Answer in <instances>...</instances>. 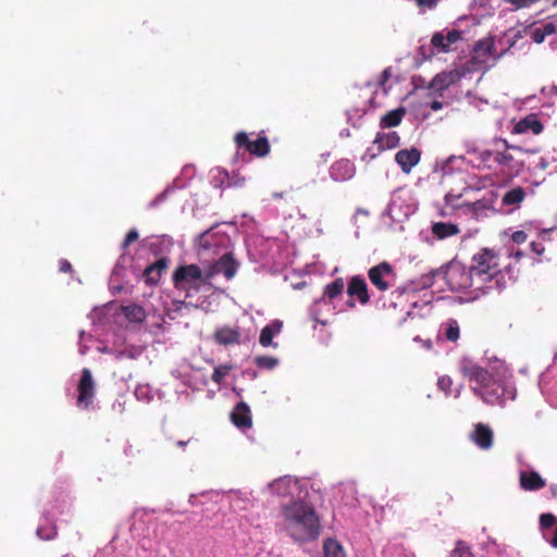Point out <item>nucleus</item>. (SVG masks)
<instances>
[{
    "label": "nucleus",
    "mask_w": 557,
    "mask_h": 557,
    "mask_svg": "<svg viewBox=\"0 0 557 557\" xmlns=\"http://www.w3.org/2000/svg\"><path fill=\"white\" fill-rule=\"evenodd\" d=\"M282 528L295 542L314 541L321 533L320 518L312 505L293 500L281 508Z\"/></svg>",
    "instance_id": "obj_1"
},
{
    "label": "nucleus",
    "mask_w": 557,
    "mask_h": 557,
    "mask_svg": "<svg viewBox=\"0 0 557 557\" xmlns=\"http://www.w3.org/2000/svg\"><path fill=\"white\" fill-rule=\"evenodd\" d=\"M499 253L492 248H481L471 258L470 268L475 283L485 289H504L506 287L505 275L502 272Z\"/></svg>",
    "instance_id": "obj_2"
},
{
    "label": "nucleus",
    "mask_w": 557,
    "mask_h": 557,
    "mask_svg": "<svg viewBox=\"0 0 557 557\" xmlns=\"http://www.w3.org/2000/svg\"><path fill=\"white\" fill-rule=\"evenodd\" d=\"M443 277L445 278L448 287L454 292H460L473 288L482 290L475 283L472 270L460 262H451L444 270Z\"/></svg>",
    "instance_id": "obj_3"
},
{
    "label": "nucleus",
    "mask_w": 557,
    "mask_h": 557,
    "mask_svg": "<svg viewBox=\"0 0 557 557\" xmlns=\"http://www.w3.org/2000/svg\"><path fill=\"white\" fill-rule=\"evenodd\" d=\"M208 283L205 280V273L197 264H185L180 265L175 269L172 275V282L176 289L186 292V296H189V290L194 289L199 292V285L197 282Z\"/></svg>",
    "instance_id": "obj_4"
},
{
    "label": "nucleus",
    "mask_w": 557,
    "mask_h": 557,
    "mask_svg": "<svg viewBox=\"0 0 557 557\" xmlns=\"http://www.w3.org/2000/svg\"><path fill=\"white\" fill-rule=\"evenodd\" d=\"M234 143L238 150L244 149L258 158H264L270 152V143L265 136H258L252 140L247 133L238 132L234 136Z\"/></svg>",
    "instance_id": "obj_5"
},
{
    "label": "nucleus",
    "mask_w": 557,
    "mask_h": 557,
    "mask_svg": "<svg viewBox=\"0 0 557 557\" xmlns=\"http://www.w3.org/2000/svg\"><path fill=\"white\" fill-rule=\"evenodd\" d=\"M474 395L491 406H503L506 399L507 388L500 382L491 377V382L483 387H472Z\"/></svg>",
    "instance_id": "obj_6"
},
{
    "label": "nucleus",
    "mask_w": 557,
    "mask_h": 557,
    "mask_svg": "<svg viewBox=\"0 0 557 557\" xmlns=\"http://www.w3.org/2000/svg\"><path fill=\"white\" fill-rule=\"evenodd\" d=\"M368 277L376 289L380 292H387L388 288L393 286L395 272L388 262L383 261L369 269Z\"/></svg>",
    "instance_id": "obj_7"
},
{
    "label": "nucleus",
    "mask_w": 557,
    "mask_h": 557,
    "mask_svg": "<svg viewBox=\"0 0 557 557\" xmlns=\"http://www.w3.org/2000/svg\"><path fill=\"white\" fill-rule=\"evenodd\" d=\"M459 371L463 377L468 379L470 382H475V387L486 386L493 376L486 369L469 358H462L459 361Z\"/></svg>",
    "instance_id": "obj_8"
},
{
    "label": "nucleus",
    "mask_w": 557,
    "mask_h": 557,
    "mask_svg": "<svg viewBox=\"0 0 557 557\" xmlns=\"http://www.w3.org/2000/svg\"><path fill=\"white\" fill-rule=\"evenodd\" d=\"M238 263L232 252L224 253L219 260L209 265L205 272V280L210 281L215 275L222 273L225 278L231 280L235 276Z\"/></svg>",
    "instance_id": "obj_9"
},
{
    "label": "nucleus",
    "mask_w": 557,
    "mask_h": 557,
    "mask_svg": "<svg viewBox=\"0 0 557 557\" xmlns=\"http://www.w3.org/2000/svg\"><path fill=\"white\" fill-rule=\"evenodd\" d=\"M77 407L82 409H87L95 397L96 394V385L92 379L91 371L87 368L82 370V376L77 385Z\"/></svg>",
    "instance_id": "obj_10"
},
{
    "label": "nucleus",
    "mask_w": 557,
    "mask_h": 557,
    "mask_svg": "<svg viewBox=\"0 0 557 557\" xmlns=\"http://www.w3.org/2000/svg\"><path fill=\"white\" fill-rule=\"evenodd\" d=\"M347 294L350 299L347 301V306L352 309L356 306L355 298L362 305H367L370 301L369 289L366 280L360 275L350 277L347 286Z\"/></svg>",
    "instance_id": "obj_11"
},
{
    "label": "nucleus",
    "mask_w": 557,
    "mask_h": 557,
    "mask_svg": "<svg viewBox=\"0 0 557 557\" xmlns=\"http://www.w3.org/2000/svg\"><path fill=\"white\" fill-rule=\"evenodd\" d=\"M495 53V45L492 38L480 39L475 42L470 62L475 70L487 67L488 59Z\"/></svg>",
    "instance_id": "obj_12"
},
{
    "label": "nucleus",
    "mask_w": 557,
    "mask_h": 557,
    "mask_svg": "<svg viewBox=\"0 0 557 557\" xmlns=\"http://www.w3.org/2000/svg\"><path fill=\"white\" fill-rule=\"evenodd\" d=\"M461 77L462 74L458 70L441 72L433 77L428 88L442 96L443 91L459 82Z\"/></svg>",
    "instance_id": "obj_13"
},
{
    "label": "nucleus",
    "mask_w": 557,
    "mask_h": 557,
    "mask_svg": "<svg viewBox=\"0 0 557 557\" xmlns=\"http://www.w3.org/2000/svg\"><path fill=\"white\" fill-rule=\"evenodd\" d=\"M421 151L411 147L410 149H400L395 154V161L400 166L401 171L409 174L411 170L420 162Z\"/></svg>",
    "instance_id": "obj_14"
},
{
    "label": "nucleus",
    "mask_w": 557,
    "mask_h": 557,
    "mask_svg": "<svg viewBox=\"0 0 557 557\" xmlns=\"http://www.w3.org/2000/svg\"><path fill=\"white\" fill-rule=\"evenodd\" d=\"M240 337L242 334L238 326L224 325L218 327L213 333L214 342L223 346L237 345L240 343Z\"/></svg>",
    "instance_id": "obj_15"
},
{
    "label": "nucleus",
    "mask_w": 557,
    "mask_h": 557,
    "mask_svg": "<svg viewBox=\"0 0 557 557\" xmlns=\"http://www.w3.org/2000/svg\"><path fill=\"white\" fill-rule=\"evenodd\" d=\"M470 438L478 447L487 450L493 446L494 433L488 425L484 423H476Z\"/></svg>",
    "instance_id": "obj_16"
},
{
    "label": "nucleus",
    "mask_w": 557,
    "mask_h": 557,
    "mask_svg": "<svg viewBox=\"0 0 557 557\" xmlns=\"http://www.w3.org/2000/svg\"><path fill=\"white\" fill-rule=\"evenodd\" d=\"M231 421L238 429H250L252 426V418L249 406L244 401L238 403L231 412Z\"/></svg>",
    "instance_id": "obj_17"
},
{
    "label": "nucleus",
    "mask_w": 557,
    "mask_h": 557,
    "mask_svg": "<svg viewBox=\"0 0 557 557\" xmlns=\"http://www.w3.org/2000/svg\"><path fill=\"white\" fill-rule=\"evenodd\" d=\"M355 172V164L348 159H341L334 162L330 169L331 177L337 182L350 180Z\"/></svg>",
    "instance_id": "obj_18"
},
{
    "label": "nucleus",
    "mask_w": 557,
    "mask_h": 557,
    "mask_svg": "<svg viewBox=\"0 0 557 557\" xmlns=\"http://www.w3.org/2000/svg\"><path fill=\"white\" fill-rule=\"evenodd\" d=\"M543 129L544 127L542 122L534 113L528 114L513 126L515 134L532 133L534 135H539L543 132Z\"/></svg>",
    "instance_id": "obj_19"
},
{
    "label": "nucleus",
    "mask_w": 557,
    "mask_h": 557,
    "mask_svg": "<svg viewBox=\"0 0 557 557\" xmlns=\"http://www.w3.org/2000/svg\"><path fill=\"white\" fill-rule=\"evenodd\" d=\"M297 483L298 481L296 479L286 475L270 483L269 490L272 494H275L280 497H286L288 495H293L294 490L297 488Z\"/></svg>",
    "instance_id": "obj_20"
},
{
    "label": "nucleus",
    "mask_w": 557,
    "mask_h": 557,
    "mask_svg": "<svg viewBox=\"0 0 557 557\" xmlns=\"http://www.w3.org/2000/svg\"><path fill=\"white\" fill-rule=\"evenodd\" d=\"M283 323L280 320H273L270 324L265 325L259 337V343L262 347H274L277 348L278 344L273 342V337L281 333Z\"/></svg>",
    "instance_id": "obj_21"
},
{
    "label": "nucleus",
    "mask_w": 557,
    "mask_h": 557,
    "mask_svg": "<svg viewBox=\"0 0 557 557\" xmlns=\"http://www.w3.org/2000/svg\"><path fill=\"white\" fill-rule=\"evenodd\" d=\"M519 481L524 491H539L546 485L545 480L536 471L521 472Z\"/></svg>",
    "instance_id": "obj_22"
},
{
    "label": "nucleus",
    "mask_w": 557,
    "mask_h": 557,
    "mask_svg": "<svg viewBox=\"0 0 557 557\" xmlns=\"http://www.w3.org/2000/svg\"><path fill=\"white\" fill-rule=\"evenodd\" d=\"M527 197L525 189L521 186L513 187L507 190L503 198L502 205L504 207H509L511 210L520 208L521 203L524 201Z\"/></svg>",
    "instance_id": "obj_23"
},
{
    "label": "nucleus",
    "mask_w": 557,
    "mask_h": 557,
    "mask_svg": "<svg viewBox=\"0 0 557 557\" xmlns=\"http://www.w3.org/2000/svg\"><path fill=\"white\" fill-rule=\"evenodd\" d=\"M379 302H381L382 307L387 310L397 309L398 307H400L401 310H404L405 309L404 290H401L400 288H396V289L392 290L388 296H381L379 298Z\"/></svg>",
    "instance_id": "obj_24"
},
{
    "label": "nucleus",
    "mask_w": 557,
    "mask_h": 557,
    "mask_svg": "<svg viewBox=\"0 0 557 557\" xmlns=\"http://www.w3.org/2000/svg\"><path fill=\"white\" fill-rule=\"evenodd\" d=\"M432 234L438 239H445L447 237L456 236L460 233V228L457 224L435 222L431 226Z\"/></svg>",
    "instance_id": "obj_25"
},
{
    "label": "nucleus",
    "mask_w": 557,
    "mask_h": 557,
    "mask_svg": "<svg viewBox=\"0 0 557 557\" xmlns=\"http://www.w3.org/2000/svg\"><path fill=\"white\" fill-rule=\"evenodd\" d=\"M406 114V109L404 107H398L397 109L388 111L381 117L380 126L381 128H391L398 126L404 116Z\"/></svg>",
    "instance_id": "obj_26"
},
{
    "label": "nucleus",
    "mask_w": 557,
    "mask_h": 557,
    "mask_svg": "<svg viewBox=\"0 0 557 557\" xmlns=\"http://www.w3.org/2000/svg\"><path fill=\"white\" fill-rule=\"evenodd\" d=\"M400 137L397 132L377 133L373 145H379L382 150L394 149L399 145Z\"/></svg>",
    "instance_id": "obj_27"
},
{
    "label": "nucleus",
    "mask_w": 557,
    "mask_h": 557,
    "mask_svg": "<svg viewBox=\"0 0 557 557\" xmlns=\"http://www.w3.org/2000/svg\"><path fill=\"white\" fill-rule=\"evenodd\" d=\"M344 278L337 277L332 283L325 285L323 289L322 300L332 301L344 293Z\"/></svg>",
    "instance_id": "obj_28"
},
{
    "label": "nucleus",
    "mask_w": 557,
    "mask_h": 557,
    "mask_svg": "<svg viewBox=\"0 0 557 557\" xmlns=\"http://www.w3.org/2000/svg\"><path fill=\"white\" fill-rule=\"evenodd\" d=\"M122 312L128 321L134 323H141L146 320V312L139 305L132 304L124 306L122 307Z\"/></svg>",
    "instance_id": "obj_29"
},
{
    "label": "nucleus",
    "mask_w": 557,
    "mask_h": 557,
    "mask_svg": "<svg viewBox=\"0 0 557 557\" xmlns=\"http://www.w3.org/2000/svg\"><path fill=\"white\" fill-rule=\"evenodd\" d=\"M323 552L325 557H346L343 546L334 539L325 540Z\"/></svg>",
    "instance_id": "obj_30"
},
{
    "label": "nucleus",
    "mask_w": 557,
    "mask_h": 557,
    "mask_svg": "<svg viewBox=\"0 0 557 557\" xmlns=\"http://www.w3.org/2000/svg\"><path fill=\"white\" fill-rule=\"evenodd\" d=\"M448 557H475L469 544L462 540L455 543V547L449 552Z\"/></svg>",
    "instance_id": "obj_31"
},
{
    "label": "nucleus",
    "mask_w": 557,
    "mask_h": 557,
    "mask_svg": "<svg viewBox=\"0 0 557 557\" xmlns=\"http://www.w3.org/2000/svg\"><path fill=\"white\" fill-rule=\"evenodd\" d=\"M460 330L456 320L450 319L444 324V336L447 341L456 343L459 339Z\"/></svg>",
    "instance_id": "obj_32"
},
{
    "label": "nucleus",
    "mask_w": 557,
    "mask_h": 557,
    "mask_svg": "<svg viewBox=\"0 0 557 557\" xmlns=\"http://www.w3.org/2000/svg\"><path fill=\"white\" fill-rule=\"evenodd\" d=\"M443 273H444V270L436 269V270H431L429 273L421 275L419 283H418L419 287L422 289L432 287L434 284V278L438 275L443 276Z\"/></svg>",
    "instance_id": "obj_33"
},
{
    "label": "nucleus",
    "mask_w": 557,
    "mask_h": 557,
    "mask_svg": "<svg viewBox=\"0 0 557 557\" xmlns=\"http://www.w3.org/2000/svg\"><path fill=\"white\" fill-rule=\"evenodd\" d=\"M255 363L260 369L272 370L278 364V359L272 356H257Z\"/></svg>",
    "instance_id": "obj_34"
},
{
    "label": "nucleus",
    "mask_w": 557,
    "mask_h": 557,
    "mask_svg": "<svg viewBox=\"0 0 557 557\" xmlns=\"http://www.w3.org/2000/svg\"><path fill=\"white\" fill-rule=\"evenodd\" d=\"M232 368L233 367L231 364H219L214 368L211 380L216 384H221Z\"/></svg>",
    "instance_id": "obj_35"
},
{
    "label": "nucleus",
    "mask_w": 557,
    "mask_h": 557,
    "mask_svg": "<svg viewBox=\"0 0 557 557\" xmlns=\"http://www.w3.org/2000/svg\"><path fill=\"white\" fill-rule=\"evenodd\" d=\"M472 153L476 157L478 160H480L481 164L491 168L488 162L491 161V159L494 160L495 151L491 149H473Z\"/></svg>",
    "instance_id": "obj_36"
},
{
    "label": "nucleus",
    "mask_w": 557,
    "mask_h": 557,
    "mask_svg": "<svg viewBox=\"0 0 557 557\" xmlns=\"http://www.w3.org/2000/svg\"><path fill=\"white\" fill-rule=\"evenodd\" d=\"M161 276L162 275L156 271L153 263L144 270V277L148 285H157L160 282Z\"/></svg>",
    "instance_id": "obj_37"
},
{
    "label": "nucleus",
    "mask_w": 557,
    "mask_h": 557,
    "mask_svg": "<svg viewBox=\"0 0 557 557\" xmlns=\"http://www.w3.org/2000/svg\"><path fill=\"white\" fill-rule=\"evenodd\" d=\"M470 208L476 218L486 215L487 211L492 210L491 205L485 200H478L475 202H472L470 205Z\"/></svg>",
    "instance_id": "obj_38"
},
{
    "label": "nucleus",
    "mask_w": 557,
    "mask_h": 557,
    "mask_svg": "<svg viewBox=\"0 0 557 557\" xmlns=\"http://www.w3.org/2000/svg\"><path fill=\"white\" fill-rule=\"evenodd\" d=\"M431 44L437 52H447L449 50L448 45L446 44V38L441 33H435L433 35Z\"/></svg>",
    "instance_id": "obj_39"
},
{
    "label": "nucleus",
    "mask_w": 557,
    "mask_h": 557,
    "mask_svg": "<svg viewBox=\"0 0 557 557\" xmlns=\"http://www.w3.org/2000/svg\"><path fill=\"white\" fill-rule=\"evenodd\" d=\"M381 152H383L382 148L379 145H373L364 151L361 157V161L369 163L374 160Z\"/></svg>",
    "instance_id": "obj_40"
},
{
    "label": "nucleus",
    "mask_w": 557,
    "mask_h": 557,
    "mask_svg": "<svg viewBox=\"0 0 557 557\" xmlns=\"http://www.w3.org/2000/svg\"><path fill=\"white\" fill-rule=\"evenodd\" d=\"M512 160L513 157L507 150L495 151L494 161L499 165H509Z\"/></svg>",
    "instance_id": "obj_41"
},
{
    "label": "nucleus",
    "mask_w": 557,
    "mask_h": 557,
    "mask_svg": "<svg viewBox=\"0 0 557 557\" xmlns=\"http://www.w3.org/2000/svg\"><path fill=\"white\" fill-rule=\"evenodd\" d=\"M437 387L443 391L446 395L451 393L453 380L448 375H442L437 380Z\"/></svg>",
    "instance_id": "obj_42"
},
{
    "label": "nucleus",
    "mask_w": 557,
    "mask_h": 557,
    "mask_svg": "<svg viewBox=\"0 0 557 557\" xmlns=\"http://www.w3.org/2000/svg\"><path fill=\"white\" fill-rule=\"evenodd\" d=\"M506 3H509L513 7L515 10H521L525 8H530L533 4L540 2L541 0H504Z\"/></svg>",
    "instance_id": "obj_43"
},
{
    "label": "nucleus",
    "mask_w": 557,
    "mask_h": 557,
    "mask_svg": "<svg viewBox=\"0 0 557 557\" xmlns=\"http://www.w3.org/2000/svg\"><path fill=\"white\" fill-rule=\"evenodd\" d=\"M556 520L553 513H542L540 517V525L543 529H549L556 523Z\"/></svg>",
    "instance_id": "obj_44"
},
{
    "label": "nucleus",
    "mask_w": 557,
    "mask_h": 557,
    "mask_svg": "<svg viewBox=\"0 0 557 557\" xmlns=\"http://www.w3.org/2000/svg\"><path fill=\"white\" fill-rule=\"evenodd\" d=\"M530 36H531L532 40L536 44H542L545 40V38L547 37V35L541 29L540 26H535L530 32Z\"/></svg>",
    "instance_id": "obj_45"
},
{
    "label": "nucleus",
    "mask_w": 557,
    "mask_h": 557,
    "mask_svg": "<svg viewBox=\"0 0 557 557\" xmlns=\"http://www.w3.org/2000/svg\"><path fill=\"white\" fill-rule=\"evenodd\" d=\"M530 36H531L532 40L536 44H542L545 40V38L547 37V35L541 29L540 26H535L530 32Z\"/></svg>",
    "instance_id": "obj_46"
},
{
    "label": "nucleus",
    "mask_w": 557,
    "mask_h": 557,
    "mask_svg": "<svg viewBox=\"0 0 557 557\" xmlns=\"http://www.w3.org/2000/svg\"><path fill=\"white\" fill-rule=\"evenodd\" d=\"M138 237H139L138 232L135 228L128 231L123 240L122 247L124 249H126L131 244L136 242L138 239Z\"/></svg>",
    "instance_id": "obj_47"
},
{
    "label": "nucleus",
    "mask_w": 557,
    "mask_h": 557,
    "mask_svg": "<svg viewBox=\"0 0 557 557\" xmlns=\"http://www.w3.org/2000/svg\"><path fill=\"white\" fill-rule=\"evenodd\" d=\"M214 181L219 182L221 185L225 184V182H226V186H231V183L228 182L230 181L228 173H227V171H225L223 169H216V174L214 175Z\"/></svg>",
    "instance_id": "obj_48"
},
{
    "label": "nucleus",
    "mask_w": 557,
    "mask_h": 557,
    "mask_svg": "<svg viewBox=\"0 0 557 557\" xmlns=\"http://www.w3.org/2000/svg\"><path fill=\"white\" fill-rule=\"evenodd\" d=\"M37 535L42 540H52L57 536V529L52 527L51 530L46 531L44 528H38Z\"/></svg>",
    "instance_id": "obj_49"
},
{
    "label": "nucleus",
    "mask_w": 557,
    "mask_h": 557,
    "mask_svg": "<svg viewBox=\"0 0 557 557\" xmlns=\"http://www.w3.org/2000/svg\"><path fill=\"white\" fill-rule=\"evenodd\" d=\"M154 269L159 274H163V272L168 269L169 259L166 257H162L153 262Z\"/></svg>",
    "instance_id": "obj_50"
},
{
    "label": "nucleus",
    "mask_w": 557,
    "mask_h": 557,
    "mask_svg": "<svg viewBox=\"0 0 557 557\" xmlns=\"http://www.w3.org/2000/svg\"><path fill=\"white\" fill-rule=\"evenodd\" d=\"M540 27L547 36L557 33V25L553 21L545 22L541 24Z\"/></svg>",
    "instance_id": "obj_51"
},
{
    "label": "nucleus",
    "mask_w": 557,
    "mask_h": 557,
    "mask_svg": "<svg viewBox=\"0 0 557 557\" xmlns=\"http://www.w3.org/2000/svg\"><path fill=\"white\" fill-rule=\"evenodd\" d=\"M440 0H414L416 4L422 9H432L434 8Z\"/></svg>",
    "instance_id": "obj_52"
},
{
    "label": "nucleus",
    "mask_w": 557,
    "mask_h": 557,
    "mask_svg": "<svg viewBox=\"0 0 557 557\" xmlns=\"http://www.w3.org/2000/svg\"><path fill=\"white\" fill-rule=\"evenodd\" d=\"M446 38V44L448 45V48L450 45L455 44L460 39V33L456 29L449 30Z\"/></svg>",
    "instance_id": "obj_53"
},
{
    "label": "nucleus",
    "mask_w": 557,
    "mask_h": 557,
    "mask_svg": "<svg viewBox=\"0 0 557 557\" xmlns=\"http://www.w3.org/2000/svg\"><path fill=\"white\" fill-rule=\"evenodd\" d=\"M527 237H528V235L523 231H516L511 235V239L516 244H523L527 240Z\"/></svg>",
    "instance_id": "obj_54"
},
{
    "label": "nucleus",
    "mask_w": 557,
    "mask_h": 557,
    "mask_svg": "<svg viewBox=\"0 0 557 557\" xmlns=\"http://www.w3.org/2000/svg\"><path fill=\"white\" fill-rule=\"evenodd\" d=\"M530 247L536 256H542L545 250V247L541 242H532L530 244Z\"/></svg>",
    "instance_id": "obj_55"
},
{
    "label": "nucleus",
    "mask_w": 557,
    "mask_h": 557,
    "mask_svg": "<svg viewBox=\"0 0 557 557\" xmlns=\"http://www.w3.org/2000/svg\"><path fill=\"white\" fill-rule=\"evenodd\" d=\"M59 270L61 272H64V273H67V272H72V264L70 263L69 260L66 259H61L59 261Z\"/></svg>",
    "instance_id": "obj_56"
},
{
    "label": "nucleus",
    "mask_w": 557,
    "mask_h": 557,
    "mask_svg": "<svg viewBox=\"0 0 557 557\" xmlns=\"http://www.w3.org/2000/svg\"><path fill=\"white\" fill-rule=\"evenodd\" d=\"M430 108L433 111H438L443 108V103L441 101L434 100L430 103Z\"/></svg>",
    "instance_id": "obj_57"
},
{
    "label": "nucleus",
    "mask_w": 557,
    "mask_h": 557,
    "mask_svg": "<svg viewBox=\"0 0 557 557\" xmlns=\"http://www.w3.org/2000/svg\"><path fill=\"white\" fill-rule=\"evenodd\" d=\"M549 165V162L545 159V158H541L540 159V162L537 164V166L541 169V170H546Z\"/></svg>",
    "instance_id": "obj_58"
},
{
    "label": "nucleus",
    "mask_w": 557,
    "mask_h": 557,
    "mask_svg": "<svg viewBox=\"0 0 557 557\" xmlns=\"http://www.w3.org/2000/svg\"><path fill=\"white\" fill-rule=\"evenodd\" d=\"M549 493L553 498H557V485L556 484H552L549 486Z\"/></svg>",
    "instance_id": "obj_59"
},
{
    "label": "nucleus",
    "mask_w": 557,
    "mask_h": 557,
    "mask_svg": "<svg viewBox=\"0 0 557 557\" xmlns=\"http://www.w3.org/2000/svg\"><path fill=\"white\" fill-rule=\"evenodd\" d=\"M550 544H552L553 547L557 548V529L554 532V536H553V539L550 541Z\"/></svg>",
    "instance_id": "obj_60"
},
{
    "label": "nucleus",
    "mask_w": 557,
    "mask_h": 557,
    "mask_svg": "<svg viewBox=\"0 0 557 557\" xmlns=\"http://www.w3.org/2000/svg\"><path fill=\"white\" fill-rule=\"evenodd\" d=\"M389 77V74H388V71L387 70H384L383 73H382V83H384L385 81H387Z\"/></svg>",
    "instance_id": "obj_61"
},
{
    "label": "nucleus",
    "mask_w": 557,
    "mask_h": 557,
    "mask_svg": "<svg viewBox=\"0 0 557 557\" xmlns=\"http://www.w3.org/2000/svg\"><path fill=\"white\" fill-rule=\"evenodd\" d=\"M522 256H523V252H521V251H517V252H516V257H517L518 259H519V258H521Z\"/></svg>",
    "instance_id": "obj_62"
},
{
    "label": "nucleus",
    "mask_w": 557,
    "mask_h": 557,
    "mask_svg": "<svg viewBox=\"0 0 557 557\" xmlns=\"http://www.w3.org/2000/svg\"><path fill=\"white\" fill-rule=\"evenodd\" d=\"M177 445L183 447V446H185V445H186V443H185V442L180 441V442L177 443Z\"/></svg>",
    "instance_id": "obj_63"
},
{
    "label": "nucleus",
    "mask_w": 557,
    "mask_h": 557,
    "mask_svg": "<svg viewBox=\"0 0 557 557\" xmlns=\"http://www.w3.org/2000/svg\"><path fill=\"white\" fill-rule=\"evenodd\" d=\"M410 314H411V312H410V311H405V315H406V317H408V315H410Z\"/></svg>",
    "instance_id": "obj_64"
}]
</instances>
